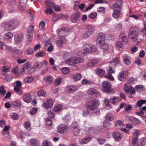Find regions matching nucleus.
<instances>
[{
	"instance_id": "53",
	"label": "nucleus",
	"mask_w": 146,
	"mask_h": 146,
	"mask_svg": "<svg viewBox=\"0 0 146 146\" xmlns=\"http://www.w3.org/2000/svg\"><path fill=\"white\" fill-rule=\"evenodd\" d=\"M104 103L106 105V108L108 110H109L111 108V106L109 104L108 100L106 99L104 100Z\"/></svg>"
},
{
	"instance_id": "64",
	"label": "nucleus",
	"mask_w": 146,
	"mask_h": 146,
	"mask_svg": "<svg viewBox=\"0 0 146 146\" xmlns=\"http://www.w3.org/2000/svg\"><path fill=\"white\" fill-rule=\"evenodd\" d=\"M107 70L108 72V73H110V74L114 73L115 72V70H113L112 68L110 67L107 68Z\"/></svg>"
},
{
	"instance_id": "52",
	"label": "nucleus",
	"mask_w": 146,
	"mask_h": 146,
	"mask_svg": "<svg viewBox=\"0 0 146 146\" xmlns=\"http://www.w3.org/2000/svg\"><path fill=\"white\" fill-rule=\"evenodd\" d=\"M62 78H57L54 81V84L55 86L59 85L61 82Z\"/></svg>"
},
{
	"instance_id": "47",
	"label": "nucleus",
	"mask_w": 146,
	"mask_h": 146,
	"mask_svg": "<svg viewBox=\"0 0 146 146\" xmlns=\"http://www.w3.org/2000/svg\"><path fill=\"white\" fill-rule=\"evenodd\" d=\"M43 64L40 62H36L35 64V67L38 68H40L42 67Z\"/></svg>"
},
{
	"instance_id": "60",
	"label": "nucleus",
	"mask_w": 146,
	"mask_h": 146,
	"mask_svg": "<svg viewBox=\"0 0 146 146\" xmlns=\"http://www.w3.org/2000/svg\"><path fill=\"white\" fill-rule=\"evenodd\" d=\"M146 140V137H142L139 141H138V143L144 145L145 144V142Z\"/></svg>"
},
{
	"instance_id": "12",
	"label": "nucleus",
	"mask_w": 146,
	"mask_h": 146,
	"mask_svg": "<svg viewBox=\"0 0 146 146\" xmlns=\"http://www.w3.org/2000/svg\"><path fill=\"white\" fill-rule=\"evenodd\" d=\"M57 33L59 36L64 38L67 35V31L65 27H62L57 30Z\"/></svg>"
},
{
	"instance_id": "56",
	"label": "nucleus",
	"mask_w": 146,
	"mask_h": 146,
	"mask_svg": "<svg viewBox=\"0 0 146 146\" xmlns=\"http://www.w3.org/2000/svg\"><path fill=\"white\" fill-rule=\"evenodd\" d=\"M37 94L38 96H44L46 95V93L44 90H40L37 92Z\"/></svg>"
},
{
	"instance_id": "35",
	"label": "nucleus",
	"mask_w": 146,
	"mask_h": 146,
	"mask_svg": "<svg viewBox=\"0 0 146 146\" xmlns=\"http://www.w3.org/2000/svg\"><path fill=\"white\" fill-rule=\"evenodd\" d=\"M34 31V26L32 25H31L27 29V34H33Z\"/></svg>"
},
{
	"instance_id": "3",
	"label": "nucleus",
	"mask_w": 146,
	"mask_h": 146,
	"mask_svg": "<svg viewBox=\"0 0 146 146\" xmlns=\"http://www.w3.org/2000/svg\"><path fill=\"white\" fill-rule=\"evenodd\" d=\"M18 22L16 20L10 21L5 22L2 24L5 31H12L18 25Z\"/></svg>"
},
{
	"instance_id": "22",
	"label": "nucleus",
	"mask_w": 146,
	"mask_h": 146,
	"mask_svg": "<svg viewBox=\"0 0 146 146\" xmlns=\"http://www.w3.org/2000/svg\"><path fill=\"white\" fill-rule=\"evenodd\" d=\"M30 143L32 146H40V143L39 141L35 139H32L30 141Z\"/></svg>"
},
{
	"instance_id": "42",
	"label": "nucleus",
	"mask_w": 146,
	"mask_h": 146,
	"mask_svg": "<svg viewBox=\"0 0 146 146\" xmlns=\"http://www.w3.org/2000/svg\"><path fill=\"white\" fill-rule=\"evenodd\" d=\"M42 146H52V144L50 141L44 140L42 143Z\"/></svg>"
},
{
	"instance_id": "36",
	"label": "nucleus",
	"mask_w": 146,
	"mask_h": 146,
	"mask_svg": "<svg viewBox=\"0 0 146 146\" xmlns=\"http://www.w3.org/2000/svg\"><path fill=\"white\" fill-rule=\"evenodd\" d=\"M123 122L122 120H119L116 121L115 125L116 127H123Z\"/></svg>"
},
{
	"instance_id": "30",
	"label": "nucleus",
	"mask_w": 146,
	"mask_h": 146,
	"mask_svg": "<svg viewBox=\"0 0 146 146\" xmlns=\"http://www.w3.org/2000/svg\"><path fill=\"white\" fill-rule=\"evenodd\" d=\"M145 100H138L135 106V108H137L139 107H141L143 104L145 103Z\"/></svg>"
},
{
	"instance_id": "28",
	"label": "nucleus",
	"mask_w": 146,
	"mask_h": 146,
	"mask_svg": "<svg viewBox=\"0 0 146 146\" xmlns=\"http://www.w3.org/2000/svg\"><path fill=\"white\" fill-rule=\"evenodd\" d=\"M86 54L83 48L82 49L81 48L78 49L76 52V54L77 55L80 56H82L85 55Z\"/></svg>"
},
{
	"instance_id": "48",
	"label": "nucleus",
	"mask_w": 146,
	"mask_h": 146,
	"mask_svg": "<svg viewBox=\"0 0 146 146\" xmlns=\"http://www.w3.org/2000/svg\"><path fill=\"white\" fill-rule=\"evenodd\" d=\"M96 44L98 46H100V36L99 34L97 35L96 38Z\"/></svg>"
},
{
	"instance_id": "32",
	"label": "nucleus",
	"mask_w": 146,
	"mask_h": 146,
	"mask_svg": "<svg viewBox=\"0 0 146 146\" xmlns=\"http://www.w3.org/2000/svg\"><path fill=\"white\" fill-rule=\"evenodd\" d=\"M110 100L113 104H115L119 101V98L116 97H113L111 98Z\"/></svg>"
},
{
	"instance_id": "18",
	"label": "nucleus",
	"mask_w": 146,
	"mask_h": 146,
	"mask_svg": "<svg viewBox=\"0 0 146 146\" xmlns=\"http://www.w3.org/2000/svg\"><path fill=\"white\" fill-rule=\"evenodd\" d=\"M66 43V40L63 37L59 38L58 40L57 41V44L59 47L62 46L64 44Z\"/></svg>"
},
{
	"instance_id": "34",
	"label": "nucleus",
	"mask_w": 146,
	"mask_h": 146,
	"mask_svg": "<svg viewBox=\"0 0 146 146\" xmlns=\"http://www.w3.org/2000/svg\"><path fill=\"white\" fill-rule=\"evenodd\" d=\"M45 4L47 6L50 8H52L55 4L54 3L49 0L46 1H45Z\"/></svg>"
},
{
	"instance_id": "40",
	"label": "nucleus",
	"mask_w": 146,
	"mask_h": 146,
	"mask_svg": "<svg viewBox=\"0 0 146 146\" xmlns=\"http://www.w3.org/2000/svg\"><path fill=\"white\" fill-rule=\"evenodd\" d=\"M24 127L28 130L30 131L31 129V124L30 123L27 121H25L24 123Z\"/></svg>"
},
{
	"instance_id": "17",
	"label": "nucleus",
	"mask_w": 146,
	"mask_h": 146,
	"mask_svg": "<svg viewBox=\"0 0 146 146\" xmlns=\"http://www.w3.org/2000/svg\"><path fill=\"white\" fill-rule=\"evenodd\" d=\"M72 127L74 133L76 136H77L79 133L80 129L78 127V125L76 122H74L73 123Z\"/></svg>"
},
{
	"instance_id": "20",
	"label": "nucleus",
	"mask_w": 146,
	"mask_h": 146,
	"mask_svg": "<svg viewBox=\"0 0 146 146\" xmlns=\"http://www.w3.org/2000/svg\"><path fill=\"white\" fill-rule=\"evenodd\" d=\"M13 36V34L11 32H8L5 33L3 35L4 38L6 40H9L11 39Z\"/></svg>"
},
{
	"instance_id": "13",
	"label": "nucleus",
	"mask_w": 146,
	"mask_h": 146,
	"mask_svg": "<svg viewBox=\"0 0 146 146\" xmlns=\"http://www.w3.org/2000/svg\"><path fill=\"white\" fill-rule=\"evenodd\" d=\"M53 106V101L51 99H48L44 101L43 106L46 109H49L52 107Z\"/></svg>"
},
{
	"instance_id": "44",
	"label": "nucleus",
	"mask_w": 146,
	"mask_h": 146,
	"mask_svg": "<svg viewBox=\"0 0 146 146\" xmlns=\"http://www.w3.org/2000/svg\"><path fill=\"white\" fill-rule=\"evenodd\" d=\"M97 16V14L94 12H92L89 15L88 17L91 19H94Z\"/></svg>"
},
{
	"instance_id": "5",
	"label": "nucleus",
	"mask_w": 146,
	"mask_h": 146,
	"mask_svg": "<svg viewBox=\"0 0 146 146\" xmlns=\"http://www.w3.org/2000/svg\"><path fill=\"white\" fill-rule=\"evenodd\" d=\"M83 48L86 54L94 52L97 50V48L96 46L88 44H86L84 45Z\"/></svg>"
},
{
	"instance_id": "33",
	"label": "nucleus",
	"mask_w": 146,
	"mask_h": 146,
	"mask_svg": "<svg viewBox=\"0 0 146 146\" xmlns=\"http://www.w3.org/2000/svg\"><path fill=\"white\" fill-rule=\"evenodd\" d=\"M92 138V137H85L80 141V144H84L88 143L90 141Z\"/></svg>"
},
{
	"instance_id": "49",
	"label": "nucleus",
	"mask_w": 146,
	"mask_h": 146,
	"mask_svg": "<svg viewBox=\"0 0 146 146\" xmlns=\"http://www.w3.org/2000/svg\"><path fill=\"white\" fill-rule=\"evenodd\" d=\"M119 63V58H115L113 61L111 62V64L113 66H115Z\"/></svg>"
},
{
	"instance_id": "8",
	"label": "nucleus",
	"mask_w": 146,
	"mask_h": 146,
	"mask_svg": "<svg viewBox=\"0 0 146 146\" xmlns=\"http://www.w3.org/2000/svg\"><path fill=\"white\" fill-rule=\"evenodd\" d=\"M102 85L103 88L102 90L104 92H109L111 88L112 85L111 83L108 81H104L102 83Z\"/></svg>"
},
{
	"instance_id": "39",
	"label": "nucleus",
	"mask_w": 146,
	"mask_h": 146,
	"mask_svg": "<svg viewBox=\"0 0 146 146\" xmlns=\"http://www.w3.org/2000/svg\"><path fill=\"white\" fill-rule=\"evenodd\" d=\"M106 118L107 120L112 121L113 120L114 117L111 113H108L106 116Z\"/></svg>"
},
{
	"instance_id": "21",
	"label": "nucleus",
	"mask_w": 146,
	"mask_h": 146,
	"mask_svg": "<svg viewBox=\"0 0 146 146\" xmlns=\"http://www.w3.org/2000/svg\"><path fill=\"white\" fill-rule=\"evenodd\" d=\"M129 120L134 125L137 124L141 122V121L139 119L133 117H130L129 119Z\"/></svg>"
},
{
	"instance_id": "63",
	"label": "nucleus",
	"mask_w": 146,
	"mask_h": 146,
	"mask_svg": "<svg viewBox=\"0 0 146 146\" xmlns=\"http://www.w3.org/2000/svg\"><path fill=\"white\" fill-rule=\"evenodd\" d=\"M53 11L51 8H47L45 10V12L48 14H50L53 13Z\"/></svg>"
},
{
	"instance_id": "43",
	"label": "nucleus",
	"mask_w": 146,
	"mask_h": 146,
	"mask_svg": "<svg viewBox=\"0 0 146 146\" xmlns=\"http://www.w3.org/2000/svg\"><path fill=\"white\" fill-rule=\"evenodd\" d=\"M6 93L5 87L4 86H1L0 87V94L2 96L4 95Z\"/></svg>"
},
{
	"instance_id": "1",
	"label": "nucleus",
	"mask_w": 146,
	"mask_h": 146,
	"mask_svg": "<svg viewBox=\"0 0 146 146\" xmlns=\"http://www.w3.org/2000/svg\"><path fill=\"white\" fill-rule=\"evenodd\" d=\"M100 104V101L97 100H92L88 102L87 108L88 112L90 113H99L100 109L98 107Z\"/></svg>"
},
{
	"instance_id": "19",
	"label": "nucleus",
	"mask_w": 146,
	"mask_h": 146,
	"mask_svg": "<svg viewBox=\"0 0 146 146\" xmlns=\"http://www.w3.org/2000/svg\"><path fill=\"white\" fill-rule=\"evenodd\" d=\"M88 94L92 95L94 96L97 97L99 96L100 94L97 91L93 88H90L88 90L87 92Z\"/></svg>"
},
{
	"instance_id": "59",
	"label": "nucleus",
	"mask_w": 146,
	"mask_h": 146,
	"mask_svg": "<svg viewBox=\"0 0 146 146\" xmlns=\"http://www.w3.org/2000/svg\"><path fill=\"white\" fill-rule=\"evenodd\" d=\"M62 108V106L61 105H58L54 108V110L55 111H60Z\"/></svg>"
},
{
	"instance_id": "41",
	"label": "nucleus",
	"mask_w": 146,
	"mask_h": 146,
	"mask_svg": "<svg viewBox=\"0 0 146 146\" xmlns=\"http://www.w3.org/2000/svg\"><path fill=\"white\" fill-rule=\"evenodd\" d=\"M72 77L75 81H77L80 80L82 77V75L80 73H78L76 75H73Z\"/></svg>"
},
{
	"instance_id": "7",
	"label": "nucleus",
	"mask_w": 146,
	"mask_h": 146,
	"mask_svg": "<svg viewBox=\"0 0 146 146\" xmlns=\"http://www.w3.org/2000/svg\"><path fill=\"white\" fill-rule=\"evenodd\" d=\"M106 34L102 33L101 35V49L103 52H106L108 49V45L104 42Z\"/></svg>"
},
{
	"instance_id": "2",
	"label": "nucleus",
	"mask_w": 146,
	"mask_h": 146,
	"mask_svg": "<svg viewBox=\"0 0 146 146\" xmlns=\"http://www.w3.org/2000/svg\"><path fill=\"white\" fill-rule=\"evenodd\" d=\"M84 61V59L83 58L73 56L66 59L65 62L69 65L72 66L83 62Z\"/></svg>"
},
{
	"instance_id": "31",
	"label": "nucleus",
	"mask_w": 146,
	"mask_h": 146,
	"mask_svg": "<svg viewBox=\"0 0 146 146\" xmlns=\"http://www.w3.org/2000/svg\"><path fill=\"white\" fill-rule=\"evenodd\" d=\"M34 79L33 76H30L26 77L24 79V81L26 83H30L33 81Z\"/></svg>"
},
{
	"instance_id": "4",
	"label": "nucleus",
	"mask_w": 146,
	"mask_h": 146,
	"mask_svg": "<svg viewBox=\"0 0 146 146\" xmlns=\"http://www.w3.org/2000/svg\"><path fill=\"white\" fill-rule=\"evenodd\" d=\"M86 27L87 30L83 34L82 37L84 38L88 39L94 34L95 29L94 27L91 25H86Z\"/></svg>"
},
{
	"instance_id": "16",
	"label": "nucleus",
	"mask_w": 146,
	"mask_h": 146,
	"mask_svg": "<svg viewBox=\"0 0 146 146\" xmlns=\"http://www.w3.org/2000/svg\"><path fill=\"white\" fill-rule=\"evenodd\" d=\"M23 99L25 102L27 103H29L32 100V97L30 94L27 93L23 95Z\"/></svg>"
},
{
	"instance_id": "15",
	"label": "nucleus",
	"mask_w": 146,
	"mask_h": 146,
	"mask_svg": "<svg viewBox=\"0 0 146 146\" xmlns=\"http://www.w3.org/2000/svg\"><path fill=\"white\" fill-rule=\"evenodd\" d=\"M126 77V72L125 71H122L119 73L117 76V78L119 81L123 82L125 80Z\"/></svg>"
},
{
	"instance_id": "62",
	"label": "nucleus",
	"mask_w": 146,
	"mask_h": 146,
	"mask_svg": "<svg viewBox=\"0 0 146 146\" xmlns=\"http://www.w3.org/2000/svg\"><path fill=\"white\" fill-rule=\"evenodd\" d=\"M13 52L15 54H17L19 55H21L22 54V52L20 50L16 49L13 50Z\"/></svg>"
},
{
	"instance_id": "6",
	"label": "nucleus",
	"mask_w": 146,
	"mask_h": 146,
	"mask_svg": "<svg viewBox=\"0 0 146 146\" xmlns=\"http://www.w3.org/2000/svg\"><path fill=\"white\" fill-rule=\"evenodd\" d=\"M138 35V31L135 30L131 31L128 34V36L130 38L134 39V40L137 43L140 42L141 40L140 38H137Z\"/></svg>"
},
{
	"instance_id": "61",
	"label": "nucleus",
	"mask_w": 146,
	"mask_h": 146,
	"mask_svg": "<svg viewBox=\"0 0 146 146\" xmlns=\"http://www.w3.org/2000/svg\"><path fill=\"white\" fill-rule=\"evenodd\" d=\"M44 44L45 45V49H46L47 46L51 44V42L50 40H48L45 41Z\"/></svg>"
},
{
	"instance_id": "27",
	"label": "nucleus",
	"mask_w": 146,
	"mask_h": 146,
	"mask_svg": "<svg viewBox=\"0 0 146 146\" xmlns=\"http://www.w3.org/2000/svg\"><path fill=\"white\" fill-rule=\"evenodd\" d=\"M77 90V87L74 86L68 87L66 88L67 91L69 93L73 92L76 91Z\"/></svg>"
},
{
	"instance_id": "50",
	"label": "nucleus",
	"mask_w": 146,
	"mask_h": 146,
	"mask_svg": "<svg viewBox=\"0 0 146 146\" xmlns=\"http://www.w3.org/2000/svg\"><path fill=\"white\" fill-rule=\"evenodd\" d=\"M104 77L112 81H113L114 80L113 77L110 73L106 74Z\"/></svg>"
},
{
	"instance_id": "24",
	"label": "nucleus",
	"mask_w": 146,
	"mask_h": 146,
	"mask_svg": "<svg viewBox=\"0 0 146 146\" xmlns=\"http://www.w3.org/2000/svg\"><path fill=\"white\" fill-rule=\"evenodd\" d=\"M123 60L125 63L127 65H129L131 63L130 57L128 55L125 54L123 56Z\"/></svg>"
},
{
	"instance_id": "26",
	"label": "nucleus",
	"mask_w": 146,
	"mask_h": 146,
	"mask_svg": "<svg viewBox=\"0 0 146 146\" xmlns=\"http://www.w3.org/2000/svg\"><path fill=\"white\" fill-rule=\"evenodd\" d=\"M10 68L8 66H2L1 68L2 74L4 75H6L5 73L9 71Z\"/></svg>"
},
{
	"instance_id": "14",
	"label": "nucleus",
	"mask_w": 146,
	"mask_h": 146,
	"mask_svg": "<svg viewBox=\"0 0 146 146\" xmlns=\"http://www.w3.org/2000/svg\"><path fill=\"white\" fill-rule=\"evenodd\" d=\"M80 16V14L79 13H77L72 14L71 18V21L74 23H76L79 20Z\"/></svg>"
},
{
	"instance_id": "9",
	"label": "nucleus",
	"mask_w": 146,
	"mask_h": 146,
	"mask_svg": "<svg viewBox=\"0 0 146 146\" xmlns=\"http://www.w3.org/2000/svg\"><path fill=\"white\" fill-rule=\"evenodd\" d=\"M14 38V44L18 45L22 42L23 38V36L21 34H15Z\"/></svg>"
},
{
	"instance_id": "29",
	"label": "nucleus",
	"mask_w": 146,
	"mask_h": 146,
	"mask_svg": "<svg viewBox=\"0 0 146 146\" xmlns=\"http://www.w3.org/2000/svg\"><path fill=\"white\" fill-rule=\"evenodd\" d=\"M44 80L46 83L48 84L51 82L53 80V77L50 76H47L44 78Z\"/></svg>"
},
{
	"instance_id": "25",
	"label": "nucleus",
	"mask_w": 146,
	"mask_h": 146,
	"mask_svg": "<svg viewBox=\"0 0 146 146\" xmlns=\"http://www.w3.org/2000/svg\"><path fill=\"white\" fill-rule=\"evenodd\" d=\"M121 11L117 10H113V11L112 14V17L116 19L119 18L121 15Z\"/></svg>"
},
{
	"instance_id": "45",
	"label": "nucleus",
	"mask_w": 146,
	"mask_h": 146,
	"mask_svg": "<svg viewBox=\"0 0 146 146\" xmlns=\"http://www.w3.org/2000/svg\"><path fill=\"white\" fill-rule=\"evenodd\" d=\"M62 73L64 74H67L70 72L69 69L67 67L63 68L62 69Z\"/></svg>"
},
{
	"instance_id": "10",
	"label": "nucleus",
	"mask_w": 146,
	"mask_h": 146,
	"mask_svg": "<svg viewBox=\"0 0 146 146\" xmlns=\"http://www.w3.org/2000/svg\"><path fill=\"white\" fill-rule=\"evenodd\" d=\"M68 130L67 126L65 125L60 124L57 127L58 132L62 134H65L66 133Z\"/></svg>"
},
{
	"instance_id": "58",
	"label": "nucleus",
	"mask_w": 146,
	"mask_h": 146,
	"mask_svg": "<svg viewBox=\"0 0 146 146\" xmlns=\"http://www.w3.org/2000/svg\"><path fill=\"white\" fill-rule=\"evenodd\" d=\"M12 118L14 120L18 119L19 117V115L15 113H13L12 114Z\"/></svg>"
},
{
	"instance_id": "23",
	"label": "nucleus",
	"mask_w": 146,
	"mask_h": 146,
	"mask_svg": "<svg viewBox=\"0 0 146 146\" xmlns=\"http://www.w3.org/2000/svg\"><path fill=\"white\" fill-rule=\"evenodd\" d=\"M99 62V60L97 59H95L91 60L87 64L88 66L90 67H92L95 66Z\"/></svg>"
},
{
	"instance_id": "11",
	"label": "nucleus",
	"mask_w": 146,
	"mask_h": 146,
	"mask_svg": "<svg viewBox=\"0 0 146 146\" xmlns=\"http://www.w3.org/2000/svg\"><path fill=\"white\" fill-rule=\"evenodd\" d=\"M123 2L121 0H119L112 5V9L113 10L121 11Z\"/></svg>"
},
{
	"instance_id": "38",
	"label": "nucleus",
	"mask_w": 146,
	"mask_h": 146,
	"mask_svg": "<svg viewBox=\"0 0 146 146\" xmlns=\"http://www.w3.org/2000/svg\"><path fill=\"white\" fill-rule=\"evenodd\" d=\"M14 90L18 95H21L23 93L21 89V87L15 86L14 87Z\"/></svg>"
},
{
	"instance_id": "51",
	"label": "nucleus",
	"mask_w": 146,
	"mask_h": 146,
	"mask_svg": "<svg viewBox=\"0 0 146 146\" xmlns=\"http://www.w3.org/2000/svg\"><path fill=\"white\" fill-rule=\"evenodd\" d=\"M39 28L41 30H44L45 29V23L43 21H41L39 24Z\"/></svg>"
},
{
	"instance_id": "46",
	"label": "nucleus",
	"mask_w": 146,
	"mask_h": 146,
	"mask_svg": "<svg viewBox=\"0 0 146 146\" xmlns=\"http://www.w3.org/2000/svg\"><path fill=\"white\" fill-rule=\"evenodd\" d=\"M120 37L121 38L122 40L123 41L127 42V37L126 36V35L125 33H122L120 35Z\"/></svg>"
},
{
	"instance_id": "37",
	"label": "nucleus",
	"mask_w": 146,
	"mask_h": 146,
	"mask_svg": "<svg viewBox=\"0 0 146 146\" xmlns=\"http://www.w3.org/2000/svg\"><path fill=\"white\" fill-rule=\"evenodd\" d=\"M46 54L44 51H41L36 53L35 56L36 57H43Z\"/></svg>"
},
{
	"instance_id": "55",
	"label": "nucleus",
	"mask_w": 146,
	"mask_h": 146,
	"mask_svg": "<svg viewBox=\"0 0 146 146\" xmlns=\"http://www.w3.org/2000/svg\"><path fill=\"white\" fill-rule=\"evenodd\" d=\"M144 89L143 87L141 85H137L135 86V89L139 92H141L143 91Z\"/></svg>"
},
{
	"instance_id": "54",
	"label": "nucleus",
	"mask_w": 146,
	"mask_h": 146,
	"mask_svg": "<svg viewBox=\"0 0 146 146\" xmlns=\"http://www.w3.org/2000/svg\"><path fill=\"white\" fill-rule=\"evenodd\" d=\"M19 69L17 67L14 68L12 70V72L14 73L17 76L19 75Z\"/></svg>"
},
{
	"instance_id": "57",
	"label": "nucleus",
	"mask_w": 146,
	"mask_h": 146,
	"mask_svg": "<svg viewBox=\"0 0 146 146\" xmlns=\"http://www.w3.org/2000/svg\"><path fill=\"white\" fill-rule=\"evenodd\" d=\"M122 24L121 23H119L116 25L115 28L117 30L120 31L122 29Z\"/></svg>"
}]
</instances>
